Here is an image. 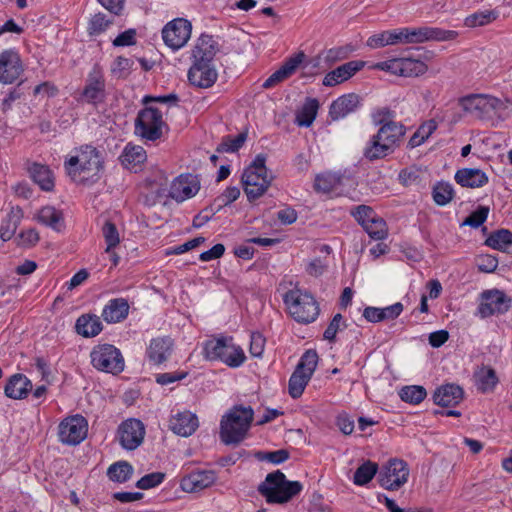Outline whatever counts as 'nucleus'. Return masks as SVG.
Returning a JSON list of instances; mask_svg holds the SVG:
<instances>
[{"mask_svg":"<svg viewBox=\"0 0 512 512\" xmlns=\"http://www.w3.org/2000/svg\"><path fill=\"white\" fill-rule=\"evenodd\" d=\"M23 72L19 53L14 49L0 53V83L11 84Z\"/></svg>","mask_w":512,"mask_h":512,"instance_id":"nucleus-18","label":"nucleus"},{"mask_svg":"<svg viewBox=\"0 0 512 512\" xmlns=\"http://www.w3.org/2000/svg\"><path fill=\"white\" fill-rule=\"evenodd\" d=\"M199 190L197 178L191 174L180 175L170 187L169 195L177 202H182L196 195Z\"/></svg>","mask_w":512,"mask_h":512,"instance_id":"nucleus-20","label":"nucleus"},{"mask_svg":"<svg viewBox=\"0 0 512 512\" xmlns=\"http://www.w3.org/2000/svg\"><path fill=\"white\" fill-rule=\"evenodd\" d=\"M22 217L23 211L20 207L11 208L0 225V238L3 241H8L14 236Z\"/></svg>","mask_w":512,"mask_h":512,"instance_id":"nucleus-36","label":"nucleus"},{"mask_svg":"<svg viewBox=\"0 0 512 512\" xmlns=\"http://www.w3.org/2000/svg\"><path fill=\"white\" fill-rule=\"evenodd\" d=\"M133 65L132 60L123 57L118 56L113 62V65L111 67L112 74L116 75L118 78H124L128 75L129 70L131 69Z\"/></svg>","mask_w":512,"mask_h":512,"instance_id":"nucleus-56","label":"nucleus"},{"mask_svg":"<svg viewBox=\"0 0 512 512\" xmlns=\"http://www.w3.org/2000/svg\"><path fill=\"white\" fill-rule=\"evenodd\" d=\"M318 108V100L308 98L301 110L297 112L295 123L300 127H310L317 116Z\"/></svg>","mask_w":512,"mask_h":512,"instance_id":"nucleus-40","label":"nucleus"},{"mask_svg":"<svg viewBox=\"0 0 512 512\" xmlns=\"http://www.w3.org/2000/svg\"><path fill=\"white\" fill-rule=\"evenodd\" d=\"M364 65L365 62L361 60H352L346 62L334 70L328 72L323 79V85L327 87H333L335 85L341 84L354 76L364 67Z\"/></svg>","mask_w":512,"mask_h":512,"instance_id":"nucleus-21","label":"nucleus"},{"mask_svg":"<svg viewBox=\"0 0 512 512\" xmlns=\"http://www.w3.org/2000/svg\"><path fill=\"white\" fill-rule=\"evenodd\" d=\"M173 345V340L169 336L153 338L146 349V356L151 363L160 365L168 360Z\"/></svg>","mask_w":512,"mask_h":512,"instance_id":"nucleus-23","label":"nucleus"},{"mask_svg":"<svg viewBox=\"0 0 512 512\" xmlns=\"http://www.w3.org/2000/svg\"><path fill=\"white\" fill-rule=\"evenodd\" d=\"M488 214V206H479L464 220L463 225L478 228L487 220Z\"/></svg>","mask_w":512,"mask_h":512,"instance_id":"nucleus-54","label":"nucleus"},{"mask_svg":"<svg viewBox=\"0 0 512 512\" xmlns=\"http://www.w3.org/2000/svg\"><path fill=\"white\" fill-rule=\"evenodd\" d=\"M191 22L184 18H176L167 23L162 29L164 43L173 50L182 48L190 39Z\"/></svg>","mask_w":512,"mask_h":512,"instance_id":"nucleus-16","label":"nucleus"},{"mask_svg":"<svg viewBox=\"0 0 512 512\" xmlns=\"http://www.w3.org/2000/svg\"><path fill=\"white\" fill-rule=\"evenodd\" d=\"M374 240H383L388 235V228L382 217L376 216L363 228Z\"/></svg>","mask_w":512,"mask_h":512,"instance_id":"nucleus-49","label":"nucleus"},{"mask_svg":"<svg viewBox=\"0 0 512 512\" xmlns=\"http://www.w3.org/2000/svg\"><path fill=\"white\" fill-rule=\"evenodd\" d=\"M30 177L33 182L39 185L44 191H51L54 188V178L52 171L47 165L33 163L29 169Z\"/></svg>","mask_w":512,"mask_h":512,"instance_id":"nucleus-35","label":"nucleus"},{"mask_svg":"<svg viewBox=\"0 0 512 512\" xmlns=\"http://www.w3.org/2000/svg\"><path fill=\"white\" fill-rule=\"evenodd\" d=\"M266 159L265 154H257L242 174L244 192L250 202L260 198L273 180V176L267 173Z\"/></svg>","mask_w":512,"mask_h":512,"instance_id":"nucleus-6","label":"nucleus"},{"mask_svg":"<svg viewBox=\"0 0 512 512\" xmlns=\"http://www.w3.org/2000/svg\"><path fill=\"white\" fill-rule=\"evenodd\" d=\"M63 166L74 183L90 187L99 182L104 174L105 154L91 144H83L74 148Z\"/></svg>","mask_w":512,"mask_h":512,"instance_id":"nucleus-1","label":"nucleus"},{"mask_svg":"<svg viewBox=\"0 0 512 512\" xmlns=\"http://www.w3.org/2000/svg\"><path fill=\"white\" fill-rule=\"evenodd\" d=\"M477 267L481 272L492 273L498 267V259L492 255H482L478 258Z\"/></svg>","mask_w":512,"mask_h":512,"instance_id":"nucleus-62","label":"nucleus"},{"mask_svg":"<svg viewBox=\"0 0 512 512\" xmlns=\"http://www.w3.org/2000/svg\"><path fill=\"white\" fill-rule=\"evenodd\" d=\"M107 98L106 79L103 67L95 63L87 74L84 87L77 98L80 103L98 107Z\"/></svg>","mask_w":512,"mask_h":512,"instance_id":"nucleus-11","label":"nucleus"},{"mask_svg":"<svg viewBox=\"0 0 512 512\" xmlns=\"http://www.w3.org/2000/svg\"><path fill=\"white\" fill-rule=\"evenodd\" d=\"M90 358L92 366L98 371L116 375L124 370V358L120 350L112 344L96 345Z\"/></svg>","mask_w":512,"mask_h":512,"instance_id":"nucleus-12","label":"nucleus"},{"mask_svg":"<svg viewBox=\"0 0 512 512\" xmlns=\"http://www.w3.org/2000/svg\"><path fill=\"white\" fill-rule=\"evenodd\" d=\"M289 452L286 449H279L271 452H258L256 454L257 459L267 460L273 464H281L289 459Z\"/></svg>","mask_w":512,"mask_h":512,"instance_id":"nucleus-57","label":"nucleus"},{"mask_svg":"<svg viewBox=\"0 0 512 512\" xmlns=\"http://www.w3.org/2000/svg\"><path fill=\"white\" fill-rule=\"evenodd\" d=\"M133 474V467L127 461H118L109 466L107 470L108 478L117 483L128 481Z\"/></svg>","mask_w":512,"mask_h":512,"instance_id":"nucleus-41","label":"nucleus"},{"mask_svg":"<svg viewBox=\"0 0 512 512\" xmlns=\"http://www.w3.org/2000/svg\"><path fill=\"white\" fill-rule=\"evenodd\" d=\"M303 489L299 481H289L285 474L276 470L267 474L265 481L259 484L258 492L269 504H283L298 495Z\"/></svg>","mask_w":512,"mask_h":512,"instance_id":"nucleus-4","label":"nucleus"},{"mask_svg":"<svg viewBox=\"0 0 512 512\" xmlns=\"http://www.w3.org/2000/svg\"><path fill=\"white\" fill-rule=\"evenodd\" d=\"M393 30L391 31H384L379 34H374L367 40V46L370 48L376 49L380 47H384L386 45H393V40L395 39V36L392 35Z\"/></svg>","mask_w":512,"mask_h":512,"instance_id":"nucleus-55","label":"nucleus"},{"mask_svg":"<svg viewBox=\"0 0 512 512\" xmlns=\"http://www.w3.org/2000/svg\"><path fill=\"white\" fill-rule=\"evenodd\" d=\"M163 129H168L162 112L152 106L141 109L134 122V132L146 141L155 142L163 136Z\"/></svg>","mask_w":512,"mask_h":512,"instance_id":"nucleus-8","label":"nucleus"},{"mask_svg":"<svg viewBox=\"0 0 512 512\" xmlns=\"http://www.w3.org/2000/svg\"><path fill=\"white\" fill-rule=\"evenodd\" d=\"M88 422L80 414L68 416L58 426L59 441L65 445L76 446L87 436Z\"/></svg>","mask_w":512,"mask_h":512,"instance_id":"nucleus-14","label":"nucleus"},{"mask_svg":"<svg viewBox=\"0 0 512 512\" xmlns=\"http://www.w3.org/2000/svg\"><path fill=\"white\" fill-rule=\"evenodd\" d=\"M215 480L216 476L213 471H198L184 477L180 486L185 492L195 493L211 486Z\"/></svg>","mask_w":512,"mask_h":512,"instance_id":"nucleus-27","label":"nucleus"},{"mask_svg":"<svg viewBox=\"0 0 512 512\" xmlns=\"http://www.w3.org/2000/svg\"><path fill=\"white\" fill-rule=\"evenodd\" d=\"M344 179L345 177L338 173H321L315 177L313 187L316 192L329 194L336 191L343 184Z\"/></svg>","mask_w":512,"mask_h":512,"instance_id":"nucleus-33","label":"nucleus"},{"mask_svg":"<svg viewBox=\"0 0 512 512\" xmlns=\"http://www.w3.org/2000/svg\"><path fill=\"white\" fill-rule=\"evenodd\" d=\"M204 357L209 361H221L231 368L240 367L246 360L243 349L231 336L209 339L203 346Z\"/></svg>","mask_w":512,"mask_h":512,"instance_id":"nucleus-5","label":"nucleus"},{"mask_svg":"<svg viewBox=\"0 0 512 512\" xmlns=\"http://www.w3.org/2000/svg\"><path fill=\"white\" fill-rule=\"evenodd\" d=\"M402 77H417L427 72L428 66L412 58H401Z\"/></svg>","mask_w":512,"mask_h":512,"instance_id":"nucleus-47","label":"nucleus"},{"mask_svg":"<svg viewBox=\"0 0 512 512\" xmlns=\"http://www.w3.org/2000/svg\"><path fill=\"white\" fill-rule=\"evenodd\" d=\"M457 184L467 188H480L485 186L489 178L487 174L478 168H461L454 175Z\"/></svg>","mask_w":512,"mask_h":512,"instance_id":"nucleus-29","label":"nucleus"},{"mask_svg":"<svg viewBox=\"0 0 512 512\" xmlns=\"http://www.w3.org/2000/svg\"><path fill=\"white\" fill-rule=\"evenodd\" d=\"M118 434L119 442L124 449L135 450L144 440L145 426L140 420L130 418L120 424Z\"/></svg>","mask_w":512,"mask_h":512,"instance_id":"nucleus-17","label":"nucleus"},{"mask_svg":"<svg viewBox=\"0 0 512 512\" xmlns=\"http://www.w3.org/2000/svg\"><path fill=\"white\" fill-rule=\"evenodd\" d=\"M283 300L291 316L299 323H312L319 315V305L314 296L307 291L291 289L285 293Z\"/></svg>","mask_w":512,"mask_h":512,"instance_id":"nucleus-7","label":"nucleus"},{"mask_svg":"<svg viewBox=\"0 0 512 512\" xmlns=\"http://www.w3.org/2000/svg\"><path fill=\"white\" fill-rule=\"evenodd\" d=\"M198 426L199 423L197 416L190 411L180 412L170 420L171 430L182 437L192 435Z\"/></svg>","mask_w":512,"mask_h":512,"instance_id":"nucleus-28","label":"nucleus"},{"mask_svg":"<svg viewBox=\"0 0 512 512\" xmlns=\"http://www.w3.org/2000/svg\"><path fill=\"white\" fill-rule=\"evenodd\" d=\"M129 313L128 301L124 298H115L105 305L102 318L107 323H118L126 319Z\"/></svg>","mask_w":512,"mask_h":512,"instance_id":"nucleus-31","label":"nucleus"},{"mask_svg":"<svg viewBox=\"0 0 512 512\" xmlns=\"http://www.w3.org/2000/svg\"><path fill=\"white\" fill-rule=\"evenodd\" d=\"M250 338V354L253 357H261L264 352L266 339L259 332H253Z\"/></svg>","mask_w":512,"mask_h":512,"instance_id":"nucleus-59","label":"nucleus"},{"mask_svg":"<svg viewBox=\"0 0 512 512\" xmlns=\"http://www.w3.org/2000/svg\"><path fill=\"white\" fill-rule=\"evenodd\" d=\"M136 43V30L128 29L120 33L114 40L115 47L132 46Z\"/></svg>","mask_w":512,"mask_h":512,"instance_id":"nucleus-63","label":"nucleus"},{"mask_svg":"<svg viewBox=\"0 0 512 512\" xmlns=\"http://www.w3.org/2000/svg\"><path fill=\"white\" fill-rule=\"evenodd\" d=\"M399 396L402 401L416 405L426 398L427 392L423 386L411 385L403 387Z\"/></svg>","mask_w":512,"mask_h":512,"instance_id":"nucleus-46","label":"nucleus"},{"mask_svg":"<svg viewBox=\"0 0 512 512\" xmlns=\"http://www.w3.org/2000/svg\"><path fill=\"white\" fill-rule=\"evenodd\" d=\"M38 221L55 231H60L63 226L62 213L54 207H43L38 214Z\"/></svg>","mask_w":512,"mask_h":512,"instance_id":"nucleus-42","label":"nucleus"},{"mask_svg":"<svg viewBox=\"0 0 512 512\" xmlns=\"http://www.w3.org/2000/svg\"><path fill=\"white\" fill-rule=\"evenodd\" d=\"M454 188L446 181L437 182L432 188V198L438 206H445L454 198Z\"/></svg>","mask_w":512,"mask_h":512,"instance_id":"nucleus-43","label":"nucleus"},{"mask_svg":"<svg viewBox=\"0 0 512 512\" xmlns=\"http://www.w3.org/2000/svg\"><path fill=\"white\" fill-rule=\"evenodd\" d=\"M351 215L364 228L374 217L377 216L372 207L368 205H358L351 210Z\"/></svg>","mask_w":512,"mask_h":512,"instance_id":"nucleus-51","label":"nucleus"},{"mask_svg":"<svg viewBox=\"0 0 512 512\" xmlns=\"http://www.w3.org/2000/svg\"><path fill=\"white\" fill-rule=\"evenodd\" d=\"M218 51L217 42L212 35L201 34L192 51L194 61L213 62Z\"/></svg>","mask_w":512,"mask_h":512,"instance_id":"nucleus-30","label":"nucleus"},{"mask_svg":"<svg viewBox=\"0 0 512 512\" xmlns=\"http://www.w3.org/2000/svg\"><path fill=\"white\" fill-rule=\"evenodd\" d=\"M254 411L248 406L236 405L224 415L220 422V438L226 445L238 444L247 435Z\"/></svg>","mask_w":512,"mask_h":512,"instance_id":"nucleus-3","label":"nucleus"},{"mask_svg":"<svg viewBox=\"0 0 512 512\" xmlns=\"http://www.w3.org/2000/svg\"><path fill=\"white\" fill-rule=\"evenodd\" d=\"M205 242V238L202 236L195 237L191 240H188L187 242L178 245L174 248H172L170 251L167 252V254H174V255H180L183 254L191 249H194L198 247L199 245L203 244Z\"/></svg>","mask_w":512,"mask_h":512,"instance_id":"nucleus-61","label":"nucleus"},{"mask_svg":"<svg viewBox=\"0 0 512 512\" xmlns=\"http://www.w3.org/2000/svg\"><path fill=\"white\" fill-rule=\"evenodd\" d=\"M342 321L343 316L340 313L335 314L324 331L323 338L331 343L335 342Z\"/></svg>","mask_w":512,"mask_h":512,"instance_id":"nucleus-58","label":"nucleus"},{"mask_svg":"<svg viewBox=\"0 0 512 512\" xmlns=\"http://www.w3.org/2000/svg\"><path fill=\"white\" fill-rule=\"evenodd\" d=\"M165 479V474L162 472H152L144 475L136 482V487L142 490H147L160 485Z\"/></svg>","mask_w":512,"mask_h":512,"instance_id":"nucleus-53","label":"nucleus"},{"mask_svg":"<svg viewBox=\"0 0 512 512\" xmlns=\"http://www.w3.org/2000/svg\"><path fill=\"white\" fill-rule=\"evenodd\" d=\"M378 464L370 460L365 461L355 471L353 482L355 485L364 486L368 484L378 472Z\"/></svg>","mask_w":512,"mask_h":512,"instance_id":"nucleus-44","label":"nucleus"},{"mask_svg":"<svg viewBox=\"0 0 512 512\" xmlns=\"http://www.w3.org/2000/svg\"><path fill=\"white\" fill-rule=\"evenodd\" d=\"M399 181L404 186H410L420 182V171L415 167L402 169L399 173Z\"/></svg>","mask_w":512,"mask_h":512,"instance_id":"nucleus-60","label":"nucleus"},{"mask_svg":"<svg viewBox=\"0 0 512 512\" xmlns=\"http://www.w3.org/2000/svg\"><path fill=\"white\" fill-rule=\"evenodd\" d=\"M408 464L401 459H390L379 471L378 482L386 490L395 491L408 480Z\"/></svg>","mask_w":512,"mask_h":512,"instance_id":"nucleus-13","label":"nucleus"},{"mask_svg":"<svg viewBox=\"0 0 512 512\" xmlns=\"http://www.w3.org/2000/svg\"><path fill=\"white\" fill-rule=\"evenodd\" d=\"M464 397V390L457 384L448 383L436 388L433 393V401L441 407H453L458 405Z\"/></svg>","mask_w":512,"mask_h":512,"instance_id":"nucleus-25","label":"nucleus"},{"mask_svg":"<svg viewBox=\"0 0 512 512\" xmlns=\"http://www.w3.org/2000/svg\"><path fill=\"white\" fill-rule=\"evenodd\" d=\"M32 388V382L26 375L16 373L8 378L4 387V394L10 399L22 400L27 398Z\"/></svg>","mask_w":512,"mask_h":512,"instance_id":"nucleus-24","label":"nucleus"},{"mask_svg":"<svg viewBox=\"0 0 512 512\" xmlns=\"http://www.w3.org/2000/svg\"><path fill=\"white\" fill-rule=\"evenodd\" d=\"M146 159V151L141 146L127 145L120 156L122 164L128 169L136 168L144 163Z\"/></svg>","mask_w":512,"mask_h":512,"instance_id":"nucleus-39","label":"nucleus"},{"mask_svg":"<svg viewBox=\"0 0 512 512\" xmlns=\"http://www.w3.org/2000/svg\"><path fill=\"white\" fill-rule=\"evenodd\" d=\"M485 245L512 254V232L508 229L496 230L486 238Z\"/></svg>","mask_w":512,"mask_h":512,"instance_id":"nucleus-38","label":"nucleus"},{"mask_svg":"<svg viewBox=\"0 0 512 512\" xmlns=\"http://www.w3.org/2000/svg\"><path fill=\"white\" fill-rule=\"evenodd\" d=\"M304 58L305 54L303 52H299L289 57L278 70L272 73L263 82L262 87L264 89H270L285 79L289 78L292 74L295 73L299 65L303 62Z\"/></svg>","mask_w":512,"mask_h":512,"instance_id":"nucleus-22","label":"nucleus"},{"mask_svg":"<svg viewBox=\"0 0 512 512\" xmlns=\"http://www.w3.org/2000/svg\"><path fill=\"white\" fill-rule=\"evenodd\" d=\"M188 372H166L156 375V382L160 385H168L186 378Z\"/></svg>","mask_w":512,"mask_h":512,"instance_id":"nucleus-64","label":"nucleus"},{"mask_svg":"<svg viewBox=\"0 0 512 512\" xmlns=\"http://www.w3.org/2000/svg\"><path fill=\"white\" fill-rule=\"evenodd\" d=\"M481 302L477 312L481 318H488L495 314L502 315L509 311L512 306V299L502 290L490 289L480 294Z\"/></svg>","mask_w":512,"mask_h":512,"instance_id":"nucleus-15","label":"nucleus"},{"mask_svg":"<svg viewBox=\"0 0 512 512\" xmlns=\"http://www.w3.org/2000/svg\"><path fill=\"white\" fill-rule=\"evenodd\" d=\"M218 73L210 62L194 61L188 71L190 84L198 88H209L217 81Z\"/></svg>","mask_w":512,"mask_h":512,"instance_id":"nucleus-19","label":"nucleus"},{"mask_svg":"<svg viewBox=\"0 0 512 512\" xmlns=\"http://www.w3.org/2000/svg\"><path fill=\"white\" fill-rule=\"evenodd\" d=\"M498 16L497 10L477 11L465 18L464 25L469 28L484 26L495 21Z\"/></svg>","mask_w":512,"mask_h":512,"instance_id":"nucleus-45","label":"nucleus"},{"mask_svg":"<svg viewBox=\"0 0 512 512\" xmlns=\"http://www.w3.org/2000/svg\"><path fill=\"white\" fill-rule=\"evenodd\" d=\"M103 329L100 317L95 314H83L76 320L75 330L77 334L91 338L97 336Z\"/></svg>","mask_w":512,"mask_h":512,"instance_id":"nucleus-32","label":"nucleus"},{"mask_svg":"<svg viewBox=\"0 0 512 512\" xmlns=\"http://www.w3.org/2000/svg\"><path fill=\"white\" fill-rule=\"evenodd\" d=\"M477 389L482 393L492 392L499 382L496 371L490 367L483 365L474 374Z\"/></svg>","mask_w":512,"mask_h":512,"instance_id":"nucleus-37","label":"nucleus"},{"mask_svg":"<svg viewBox=\"0 0 512 512\" xmlns=\"http://www.w3.org/2000/svg\"><path fill=\"white\" fill-rule=\"evenodd\" d=\"M247 139V133L241 132L236 136H225L222 142L218 145L216 151L218 153L223 152H237L245 143Z\"/></svg>","mask_w":512,"mask_h":512,"instance_id":"nucleus-48","label":"nucleus"},{"mask_svg":"<svg viewBox=\"0 0 512 512\" xmlns=\"http://www.w3.org/2000/svg\"><path fill=\"white\" fill-rule=\"evenodd\" d=\"M459 104L466 113L478 119H485L487 117L484 94H471L461 97Z\"/></svg>","mask_w":512,"mask_h":512,"instance_id":"nucleus-34","label":"nucleus"},{"mask_svg":"<svg viewBox=\"0 0 512 512\" xmlns=\"http://www.w3.org/2000/svg\"><path fill=\"white\" fill-rule=\"evenodd\" d=\"M102 234L106 243V253H110L120 242L117 227L111 221H106L102 227Z\"/></svg>","mask_w":512,"mask_h":512,"instance_id":"nucleus-50","label":"nucleus"},{"mask_svg":"<svg viewBox=\"0 0 512 512\" xmlns=\"http://www.w3.org/2000/svg\"><path fill=\"white\" fill-rule=\"evenodd\" d=\"M393 43H423L426 41H448L457 36L453 30L423 26L418 28H401L393 30Z\"/></svg>","mask_w":512,"mask_h":512,"instance_id":"nucleus-10","label":"nucleus"},{"mask_svg":"<svg viewBox=\"0 0 512 512\" xmlns=\"http://www.w3.org/2000/svg\"><path fill=\"white\" fill-rule=\"evenodd\" d=\"M360 101V96L355 93L342 95L330 105L329 116L334 121L344 118L359 107Z\"/></svg>","mask_w":512,"mask_h":512,"instance_id":"nucleus-26","label":"nucleus"},{"mask_svg":"<svg viewBox=\"0 0 512 512\" xmlns=\"http://www.w3.org/2000/svg\"><path fill=\"white\" fill-rule=\"evenodd\" d=\"M113 23L112 19H107L106 15L103 13L95 14L88 26V31L90 35H99L103 33L111 24Z\"/></svg>","mask_w":512,"mask_h":512,"instance_id":"nucleus-52","label":"nucleus"},{"mask_svg":"<svg viewBox=\"0 0 512 512\" xmlns=\"http://www.w3.org/2000/svg\"><path fill=\"white\" fill-rule=\"evenodd\" d=\"M318 364L316 350L309 349L304 352L288 382V392L293 399L299 398L309 383Z\"/></svg>","mask_w":512,"mask_h":512,"instance_id":"nucleus-9","label":"nucleus"},{"mask_svg":"<svg viewBox=\"0 0 512 512\" xmlns=\"http://www.w3.org/2000/svg\"><path fill=\"white\" fill-rule=\"evenodd\" d=\"M405 134L406 127L401 122L383 123L364 148V157L369 161L385 158L400 146Z\"/></svg>","mask_w":512,"mask_h":512,"instance_id":"nucleus-2","label":"nucleus"}]
</instances>
